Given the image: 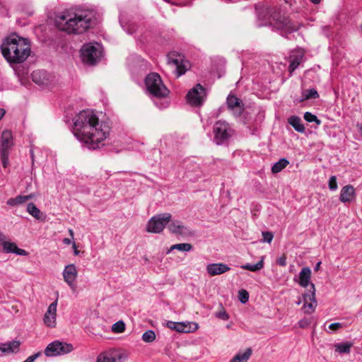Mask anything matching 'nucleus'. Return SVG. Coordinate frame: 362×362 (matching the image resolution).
Wrapping results in <instances>:
<instances>
[{
    "label": "nucleus",
    "mask_w": 362,
    "mask_h": 362,
    "mask_svg": "<svg viewBox=\"0 0 362 362\" xmlns=\"http://www.w3.org/2000/svg\"><path fill=\"white\" fill-rule=\"evenodd\" d=\"M110 127L99 122L95 113L90 110L81 111L74 118L73 133L76 138L92 150L103 146V141L110 134Z\"/></svg>",
    "instance_id": "obj_1"
},
{
    "label": "nucleus",
    "mask_w": 362,
    "mask_h": 362,
    "mask_svg": "<svg viewBox=\"0 0 362 362\" xmlns=\"http://www.w3.org/2000/svg\"><path fill=\"white\" fill-rule=\"evenodd\" d=\"M93 10H79L74 14L63 13L57 17L58 29L69 34H82L90 28L95 21Z\"/></svg>",
    "instance_id": "obj_2"
},
{
    "label": "nucleus",
    "mask_w": 362,
    "mask_h": 362,
    "mask_svg": "<svg viewBox=\"0 0 362 362\" xmlns=\"http://www.w3.org/2000/svg\"><path fill=\"white\" fill-rule=\"evenodd\" d=\"M0 49L3 57L9 64H16L24 62L31 52L28 40L16 33L5 37Z\"/></svg>",
    "instance_id": "obj_3"
},
{
    "label": "nucleus",
    "mask_w": 362,
    "mask_h": 362,
    "mask_svg": "<svg viewBox=\"0 0 362 362\" xmlns=\"http://www.w3.org/2000/svg\"><path fill=\"white\" fill-rule=\"evenodd\" d=\"M145 85L149 94L156 98L154 104L159 109H165L170 105L168 96L170 90L164 85L160 75L157 73L149 74L145 79Z\"/></svg>",
    "instance_id": "obj_4"
},
{
    "label": "nucleus",
    "mask_w": 362,
    "mask_h": 362,
    "mask_svg": "<svg viewBox=\"0 0 362 362\" xmlns=\"http://www.w3.org/2000/svg\"><path fill=\"white\" fill-rule=\"evenodd\" d=\"M271 17L276 29L286 34L296 32L300 28V24L291 22L287 16L281 13L280 9H274L271 14Z\"/></svg>",
    "instance_id": "obj_5"
},
{
    "label": "nucleus",
    "mask_w": 362,
    "mask_h": 362,
    "mask_svg": "<svg viewBox=\"0 0 362 362\" xmlns=\"http://www.w3.org/2000/svg\"><path fill=\"white\" fill-rule=\"evenodd\" d=\"M103 54L102 47L100 44L87 43L81 49V57L82 61L90 65H95L101 59Z\"/></svg>",
    "instance_id": "obj_6"
},
{
    "label": "nucleus",
    "mask_w": 362,
    "mask_h": 362,
    "mask_svg": "<svg viewBox=\"0 0 362 362\" xmlns=\"http://www.w3.org/2000/svg\"><path fill=\"white\" fill-rule=\"evenodd\" d=\"M213 132L214 134V141L217 145H221L233 135V130L228 123L219 120L214 124Z\"/></svg>",
    "instance_id": "obj_7"
},
{
    "label": "nucleus",
    "mask_w": 362,
    "mask_h": 362,
    "mask_svg": "<svg viewBox=\"0 0 362 362\" xmlns=\"http://www.w3.org/2000/svg\"><path fill=\"white\" fill-rule=\"evenodd\" d=\"M171 214L163 213L156 215L148 221L146 230L149 233H159L163 231L165 227L171 220Z\"/></svg>",
    "instance_id": "obj_8"
},
{
    "label": "nucleus",
    "mask_w": 362,
    "mask_h": 362,
    "mask_svg": "<svg viewBox=\"0 0 362 362\" xmlns=\"http://www.w3.org/2000/svg\"><path fill=\"white\" fill-rule=\"evenodd\" d=\"M72 350L73 346L71 344L54 341L48 344L45 350V354L47 356H55L70 353Z\"/></svg>",
    "instance_id": "obj_9"
},
{
    "label": "nucleus",
    "mask_w": 362,
    "mask_h": 362,
    "mask_svg": "<svg viewBox=\"0 0 362 362\" xmlns=\"http://www.w3.org/2000/svg\"><path fill=\"white\" fill-rule=\"evenodd\" d=\"M206 98L205 88L199 83L192 88L187 95L188 103L193 106H201Z\"/></svg>",
    "instance_id": "obj_10"
},
{
    "label": "nucleus",
    "mask_w": 362,
    "mask_h": 362,
    "mask_svg": "<svg viewBox=\"0 0 362 362\" xmlns=\"http://www.w3.org/2000/svg\"><path fill=\"white\" fill-rule=\"evenodd\" d=\"M303 300L304 302L303 308L305 313L311 314L314 313L317 305L314 284H311V289L308 290L303 295Z\"/></svg>",
    "instance_id": "obj_11"
},
{
    "label": "nucleus",
    "mask_w": 362,
    "mask_h": 362,
    "mask_svg": "<svg viewBox=\"0 0 362 362\" xmlns=\"http://www.w3.org/2000/svg\"><path fill=\"white\" fill-rule=\"evenodd\" d=\"M33 81L42 87L49 86L53 81V76L44 69L34 71L31 74Z\"/></svg>",
    "instance_id": "obj_12"
},
{
    "label": "nucleus",
    "mask_w": 362,
    "mask_h": 362,
    "mask_svg": "<svg viewBox=\"0 0 362 362\" xmlns=\"http://www.w3.org/2000/svg\"><path fill=\"white\" fill-rule=\"evenodd\" d=\"M226 103L228 109L233 112L236 117L240 116L244 111L243 103L234 95H229L227 97Z\"/></svg>",
    "instance_id": "obj_13"
},
{
    "label": "nucleus",
    "mask_w": 362,
    "mask_h": 362,
    "mask_svg": "<svg viewBox=\"0 0 362 362\" xmlns=\"http://www.w3.org/2000/svg\"><path fill=\"white\" fill-rule=\"evenodd\" d=\"M57 307V300H54L49 305L43 317L44 323L47 327H54L56 326Z\"/></svg>",
    "instance_id": "obj_14"
},
{
    "label": "nucleus",
    "mask_w": 362,
    "mask_h": 362,
    "mask_svg": "<svg viewBox=\"0 0 362 362\" xmlns=\"http://www.w3.org/2000/svg\"><path fill=\"white\" fill-rule=\"evenodd\" d=\"M77 274L78 272L76 267L73 264L66 265L63 271V277L64 281L73 290H74L76 288L74 282L76 279Z\"/></svg>",
    "instance_id": "obj_15"
},
{
    "label": "nucleus",
    "mask_w": 362,
    "mask_h": 362,
    "mask_svg": "<svg viewBox=\"0 0 362 362\" xmlns=\"http://www.w3.org/2000/svg\"><path fill=\"white\" fill-rule=\"evenodd\" d=\"M230 270V267L224 263H211L206 266V272L210 276L224 274Z\"/></svg>",
    "instance_id": "obj_16"
},
{
    "label": "nucleus",
    "mask_w": 362,
    "mask_h": 362,
    "mask_svg": "<svg viewBox=\"0 0 362 362\" xmlns=\"http://www.w3.org/2000/svg\"><path fill=\"white\" fill-rule=\"evenodd\" d=\"M168 64H172L176 66L177 77L183 75L186 72V67L184 65L180 64L182 62V57L180 55H177L175 52H170L168 54Z\"/></svg>",
    "instance_id": "obj_17"
},
{
    "label": "nucleus",
    "mask_w": 362,
    "mask_h": 362,
    "mask_svg": "<svg viewBox=\"0 0 362 362\" xmlns=\"http://www.w3.org/2000/svg\"><path fill=\"white\" fill-rule=\"evenodd\" d=\"M168 228L170 233L180 235H187L190 233L189 229L184 226L180 221H173L168 226Z\"/></svg>",
    "instance_id": "obj_18"
},
{
    "label": "nucleus",
    "mask_w": 362,
    "mask_h": 362,
    "mask_svg": "<svg viewBox=\"0 0 362 362\" xmlns=\"http://www.w3.org/2000/svg\"><path fill=\"white\" fill-rule=\"evenodd\" d=\"M356 196L355 189L351 185L343 187L340 192L339 200L343 203L350 202L354 199Z\"/></svg>",
    "instance_id": "obj_19"
},
{
    "label": "nucleus",
    "mask_w": 362,
    "mask_h": 362,
    "mask_svg": "<svg viewBox=\"0 0 362 362\" xmlns=\"http://www.w3.org/2000/svg\"><path fill=\"white\" fill-rule=\"evenodd\" d=\"M21 343L13 340L6 343L0 344V351L4 354L17 353L19 351Z\"/></svg>",
    "instance_id": "obj_20"
},
{
    "label": "nucleus",
    "mask_w": 362,
    "mask_h": 362,
    "mask_svg": "<svg viewBox=\"0 0 362 362\" xmlns=\"http://www.w3.org/2000/svg\"><path fill=\"white\" fill-rule=\"evenodd\" d=\"M311 269L309 267H303L299 274V284L303 288L311 286L310 282Z\"/></svg>",
    "instance_id": "obj_21"
},
{
    "label": "nucleus",
    "mask_w": 362,
    "mask_h": 362,
    "mask_svg": "<svg viewBox=\"0 0 362 362\" xmlns=\"http://www.w3.org/2000/svg\"><path fill=\"white\" fill-rule=\"evenodd\" d=\"M34 197V194H30L28 195H18L16 197L8 199L6 202V204L11 206H19L23 204Z\"/></svg>",
    "instance_id": "obj_22"
},
{
    "label": "nucleus",
    "mask_w": 362,
    "mask_h": 362,
    "mask_svg": "<svg viewBox=\"0 0 362 362\" xmlns=\"http://www.w3.org/2000/svg\"><path fill=\"white\" fill-rule=\"evenodd\" d=\"M122 357L117 352L112 351L100 356L97 362H122Z\"/></svg>",
    "instance_id": "obj_23"
},
{
    "label": "nucleus",
    "mask_w": 362,
    "mask_h": 362,
    "mask_svg": "<svg viewBox=\"0 0 362 362\" xmlns=\"http://www.w3.org/2000/svg\"><path fill=\"white\" fill-rule=\"evenodd\" d=\"M13 144V135L10 130H4L1 134V148L8 149Z\"/></svg>",
    "instance_id": "obj_24"
},
{
    "label": "nucleus",
    "mask_w": 362,
    "mask_h": 362,
    "mask_svg": "<svg viewBox=\"0 0 362 362\" xmlns=\"http://www.w3.org/2000/svg\"><path fill=\"white\" fill-rule=\"evenodd\" d=\"M319 97L320 95L315 88L304 89L302 90L301 97L298 102L302 103L308 100L317 99Z\"/></svg>",
    "instance_id": "obj_25"
},
{
    "label": "nucleus",
    "mask_w": 362,
    "mask_h": 362,
    "mask_svg": "<svg viewBox=\"0 0 362 362\" xmlns=\"http://www.w3.org/2000/svg\"><path fill=\"white\" fill-rule=\"evenodd\" d=\"M288 123L298 132L303 133L305 130L298 116L292 115L288 119Z\"/></svg>",
    "instance_id": "obj_26"
},
{
    "label": "nucleus",
    "mask_w": 362,
    "mask_h": 362,
    "mask_svg": "<svg viewBox=\"0 0 362 362\" xmlns=\"http://www.w3.org/2000/svg\"><path fill=\"white\" fill-rule=\"evenodd\" d=\"M119 23L123 30L129 35H133L137 30V25L132 21H126L123 17H120Z\"/></svg>",
    "instance_id": "obj_27"
},
{
    "label": "nucleus",
    "mask_w": 362,
    "mask_h": 362,
    "mask_svg": "<svg viewBox=\"0 0 362 362\" xmlns=\"http://www.w3.org/2000/svg\"><path fill=\"white\" fill-rule=\"evenodd\" d=\"M192 326H194L193 329H197V324L194 322H177L176 329H175V330L178 332L187 333L192 331Z\"/></svg>",
    "instance_id": "obj_28"
},
{
    "label": "nucleus",
    "mask_w": 362,
    "mask_h": 362,
    "mask_svg": "<svg viewBox=\"0 0 362 362\" xmlns=\"http://www.w3.org/2000/svg\"><path fill=\"white\" fill-rule=\"evenodd\" d=\"M252 355V349H247L243 353L237 354L229 362H247Z\"/></svg>",
    "instance_id": "obj_29"
},
{
    "label": "nucleus",
    "mask_w": 362,
    "mask_h": 362,
    "mask_svg": "<svg viewBox=\"0 0 362 362\" xmlns=\"http://www.w3.org/2000/svg\"><path fill=\"white\" fill-rule=\"evenodd\" d=\"M30 155L32 160V164L34 165L35 161H40L44 160L43 152L37 147L31 146L30 149Z\"/></svg>",
    "instance_id": "obj_30"
},
{
    "label": "nucleus",
    "mask_w": 362,
    "mask_h": 362,
    "mask_svg": "<svg viewBox=\"0 0 362 362\" xmlns=\"http://www.w3.org/2000/svg\"><path fill=\"white\" fill-rule=\"evenodd\" d=\"M27 211L36 219L42 220L43 214L33 202L27 205Z\"/></svg>",
    "instance_id": "obj_31"
},
{
    "label": "nucleus",
    "mask_w": 362,
    "mask_h": 362,
    "mask_svg": "<svg viewBox=\"0 0 362 362\" xmlns=\"http://www.w3.org/2000/svg\"><path fill=\"white\" fill-rule=\"evenodd\" d=\"M243 269L248 270L250 272H258L264 267V257H262L261 259L256 264H245L240 266Z\"/></svg>",
    "instance_id": "obj_32"
},
{
    "label": "nucleus",
    "mask_w": 362,
    "mask_h": 362,
    "mask_svg": "<svg viewBox=\"0 0 362 362\" xmlns=\"http://www.w3.org/2000/svg\"><path fill=\"white\" fill-rule=\"evenodd\" d=\"M289 164V161L286 158H281L279 161L276 162L272 167V172L273 173H278L283 170Z\"/></svg>",
    "instance_id": "obj_33"
},
{
    "label": "nucleus",
    "mask_w": 362,
    "mask_h": 362,
    "mask_svg": "<svg viewBox=\"0 0 362 362\" xmlns=\"http://www.w3.org/2000/svg\"><path fill=\"white\" fill-rule=\"evenodd\" d=\"M192 249V245L190 243H179L173 245L167 251V254L170 253L174 250H177L182 252H189Z\"/></svg>",
    "instance_id": "obj_34"
},
{
    "label": "nucleus",
    "mask_w": 362,
    "mask_h": 362,
    "mask_svg": "<svg viewBox=\"0 0 362 362\" xmlns=\"http://www.w3.org/2000/svg\"><path fill=\"white\" fill-rule=\"evenodd\" d=\"M302 61V56L298 55L295 56L290 62V64L288 66V71L291 74L300 65V62Z\"/></svg>",
    "instance_id": "obj_35"
},
{
    "label": "nucleus",
    "mask_w": 362,
    "mask_h": 362,
    "mask_svg": "<svg viewBox=\"0 0 362 362\" xmlns=\"http://www.w3.org/2000/svg\"><path fill=\"white\" fill-rule=\"evenodd\" d=\"M351 346L349 343H339L335 345V351L339 354H349L351 351Z\"/></svg>",
    "instance_id": "obj_36"
},
{
    "label": "nucleus",
    "mask_w": 362,
    "mask_h": 362,
    "mask_svg": "<svg viewBox=\"0 0 362 362\" xmlns=\"http://www.w3.org/2000/svg\"><path fill=\"white\" fill-rule=\"evenodd\" d=\"M8 149H0V160L1 165L4 168H7L8 165Z\"/></svg>",
    "instance_id": "obj_37"
},
{
    "label": "nucleus",
    "mask_w": 362,
    "mask_h": 362,
    "mask_svg": "<svg viewBox=\"0 0 362 362\" xmlns=\"http://www.w3.org/2000/svg\"><path fill=\"white\" fill-rule=\"evenodd\" d=\"M141 339L146 343L153 342L156 339L155 332L152 329L147 330L142 334Z\"/></svg>",
    "instance_id": "obj_38"
},
{
    "label": "nucleus",
    "mask_w": 362,
    "mask_h": 362,
    "mask_svg": "<svg viewBox=\"0 0 362 362\" xmlns=\"http://www.w3.org/2000/svg\"><path fill=\"white\" fill-rule=\"evenodd\" d=\"M2 246H3L2 250L4 252L13 253L14 250L16 248L17 245L14 243L5 241V242H3Z\"/></svg>",
    "instance_id": "obj_39"
},
{
    "label": "nucleus",
    "mask_w": 362,
    "mask_h": 362,
    "mask_svg": "<svg viewBox=\"0 0 362 362\" xmlns=\"http://www.w3.org/2000/svg\"><path fill=\"white\" fill-rule=\"evenodd\" d=\"M304 119L308 122H315L317 125L321 124V120H320L316 115L310 112H305Z\"/></svg>",
    "instance_id": "obj_40"
},
{
    "label": "nucleus",
    "mask_w": 362,
    "mask_h": 362,
    "mask_svg": "<svg viewBox=\"0 0 362 362\" xmlns=\"http://www.w3.org/2000/svg\"><path fill=\"white\" fill-rule=\"evenodd\" d=\"M125 329V324L122 320H119L112 327V330L115 333H122Z\"/></svg>",
    "instance_id": "obj_41"
},
{
    "label": "nucleus",
    "mask_w": 362,
    "mask_h": 362,
    "mask_svg": "<svg viewBox=\"0 0 362 362\" xmlns=\"http://www.w3.org/2000/svg\"><path fill=\"white\" fill-rule=\"evenodd\" d=\"M238 299L242 303H246L249 300V293L245 289L239 291Z\"/></svg>",
    "instance_id": "obj_42"
},
{
    "label": "nucleus",
    "mask_w": 362,
    "mask_h": 362,
    "mask_svg": "<svg viewBox=\"0 0 362 362\" xmlns=\"http://www.w3.org/2000/svg\"><path fill=\"white\" fill-rule=\"evenodd\" d=\"M329 189L331 191H335L338 188L337 182V177L335 175H332L329 177V182H328Z\"/></svg>",
    "instance_id": "obj_43"
},
{
    "label": "nucleus",
    "mask_w": 362,
    "mask_h": 362,
    "mask_svg": "<svg viewBox=\"0 0 362 362\" xmlns=\"http://www.w3.org/2000/svg\"><path fill=\"white\" fill-rule=\"evenodd\" d=\"M262 235L263 242L267 243H270L274 238L273 233L272 232H269V231H263L262 233Z\"/></svg>",
    "instance_id": "obj_44"
},
{
    "label": "nucleus",
    "mask_w": 362,
    "mask_h": 362,
    "mask_svg": "<svg viewBox=\"0 0 362 362\" xmlns=\"http://www.w3.org/2000/svg\"><path fill=\"white\" fill-rule=\"evenodd\" d=\"M215 315L216 317L225 321L229 319V315L223 308L220 311L216 313Z\"/></svg>",
    "instance_id": "obj_45"
},
{
    "label": "nucleus",
    "mask_w": 362,
    "mask_h": 362,
    "mask_svg": "<svg viewBox=\"0 0 362 362\" xmlns=\"http://www.w3.org/2000/svg\"><path fill=\"white\" fill-rule=\"evenodd\" d=\"M312 322L311 317H305L298 321V326L300 328H306L308 327Z\"/></svg>",
    "instance_id": "obj_46"
},
{
    "label": "nucleus",
    "mask_w": 362,
    "mask_h": 362,
    "mask_svg": "<svg viewBox=\"0 0 362 362\" xmlns=\"http://www.w3.org/2000/svg\"><path fill=\"white\" fill-rule=\"evenodd\" d=\"M255 13L258 19L264 18L266 16L263 8H259L257 5H255Z\"/></svg>",
    "instance_id": "obj_47"
},
{
    "label": "nucleus",
    "mask_w": 362,
    "mask_h": 362,
    "mask_svg": "<svg viewBox=\"0 0 362 362\" xmlns=\"http://www.w3.org/2000/svg\"><path fill=\"white\" fill-rule=\"evenodd\" d=\"M40 355L41 352H37L28 357L23 362H34Z\"/></svg>",
    "instance_id": "obj_48"
},
{
    "label": "nucleus",
    "mask_w": 362,
    "mask_h": 362,
    "mask_svg": "<svg viewBox=\"0 0 362 362\" xmlns=\"http://www.w3.org/2000/svg\"><path fill=\"white\" fill-rule=\"evenodd\" d=\"M286 256L282 255L276 259V264L281 267H285L286 265Z\"/></svg>",
    "instance_id": "obj_49"
},
{
    "label": "nucleus",
    "mask_w": 362,
    "mask_h": 362,
    "mask_svg": "<svg viewBox=\"0 0 362 362\" xmlns=\"http://www.w3.org/2000/svg\"><path fill=\"white\" fill-rule=\"evenodd\" d=\"M341 327H343V324L340 322H334L329 326V328L333 331H337Z\"/></svg>",
    "instance_id": "obj_50"
},
{
    "label": "nucleus",
    "mask_w": 362,
    "mask_h": 362,
    "mask_svg": "<svg viewBox=\"0 0 362 362\" xmlns=\"http://www.w3.org/2000/svg\"><path fill=\"white\" fill-rule=\"evenodd\" d=\"M13 254H16V255H21V256H25L28 255V252L27 251H25V250L23 249H21V248H18L17 246H16V250H14V252Z\"/></svg>",
    "instance_id": "obj_51"
},
{
    "label": "nucleus",
    "mask_w": 362,
    "mask_h": 362,
    "mask_svg": "<svg viewBox=\"0 0 362 362\" xmlns=\"http://www.w3.org/2000/svg\"><path fill=\"white\" fill-rule=\"evenodd\" d=\"M176 324L177 322H173V321H168L166 322V326L167 327H168L169 329H172V330H175V329H176Z\"/></svg>",
    "instance_id": "obj_52"
},
{
    "label": "nucleus",
    "mask_w": 362,
    "mask_h": 362,
    "mask_svg": "<svg viewBox=\"0 0 362 362\" xmlns=\"http://www.w3.org/2000/svg\"><path fill=\"white\" fill-rule=\"evenodd\" d=\"M6 235L0 231V243H1V245H3V242H5L6 240Z\"/></svg>",
    "instance_id": "obj_53"
},
{
    "label": "nucleus",
    "mask_w": 362,
    "mask_h": 362,
    "mask_svg": "<svg viewBox=\"0 0 362 362\" xmlns=\"http://www.w3.org/2000/svg\"><path fill=\"white\" fill-rule=\"evenodd\" d=\"M73 247L74 249V254L75 255H78L79 254V251L77 250L76 243L74 242L73 243Z\"/></svg>",
    "instance_id": "obj_54"
},
{
    "label": "nucleus",
    "mask_w": 362,
    "mask_h": 362,
    "mask_svg": "<svg viewBox=\"0 0 362 362\" xmlns=\"http://www.w3.org/2000/svg\"><path fill=\"white\" fill-rule=\"evenodd\" d=\"M63 243L66 245H70L72 243V241L71 239L66 238L63 240Z\"/></svg>",
    "instance_id": "obj_55"
},
{
    "label": "nucleus",
    "mask_w": 362,
    "mask_h": 362,
    "mask_svg": "<svg viewBox=\"0 0 362 362\" xmlns=\"http://www.w3.org/2000/svg\"><path fill=\"white\" fill-rule=\"evenodd\" d=\"M6 113V110L4 108H0V120L2 119Z\"/></svg>",
    "instance_id": "obj_56"
},
{
    "label": "nucleus",
    "mask_w": 362,
    "mask_h": 362,
    "mask_svg": "<svg viewBox=\"0 0 362 362\" xmlns=\"http://www.w3.org/2000/svg\"><path fill=\"white\" fill-rule=\"evenodd\" d=\"M357 129L359 131V132L362 134V124L358 123L356 124Z\"/></svg>",
    "instance_id": "obj_57"
},
{
    "label": "nucleus",
    "mask_w": 362,
    "mask_h": 362,
    "mask_svg": "<svg viewBox=\"0 0 362 362\" xmlns=\"http://www.w3.org/2000/svg\"><path fill=\"white\" fill-rule=\"evenodd\" d=\"M320 264H321V262H318L316 264V265H315V268H314V270H315V271H317V270L320 269Z\"/></svg>",
    "instance_id": "obj_58"
},
{
    "label": "nucleus",
    "mask_w": 362,
    "mask_h": 362,
    "mask_svg": "<svg viewBox=\"0 0 362 362\" xmlns=\"http://www.w3.org/2000/svg\"><path fill=\"white\" fill-rule=\"evenodd\" d=\"M69 233L70 236L73 239L74 238V231H73V230L72 229H69Z\"/></svg>",
    "instance_id": "obj_59"
},
{
    "label": "nucleus",
    "mask_w": 362,
    "mask_h": 362,
    "mask_svg": "<svg viewBox=\"0 0 362 362\" xmlns=\"http://www.w3.org/2000/svg\"><path fill=\"white\" fill-rule=\"evenodd\" d=\"M310 1L314 4H318L320 2V0H310Z\"/></svg>",
    "instance_id": "obj_60"
},
{
    "label": "nucleus",
    "mask_w": 362,
    "mask_h": 362,
    "mask_svg": "<svg viewBox=\"0 0 362 362\" xmlns=\"http://www.w3.org/2000/svg\"><path fill=\"white\" fill-rule=\"evenodd\" d=\"M300 303H301V300H299L298 301L296 302L297 305H300Z\"/></svg>",
    "instance_id": "obj_61"
},
{
    "label": "nucleus",
    "mask_w": 362,
    "mask_h": 362,
    "mask_svg": "<svg viewBox=\"0 0 362 362\" xmlns=\"http://www.w3.org/2000/svg\"><path fill=\"white\" fill-rule=\"evenodd\" d=\"M164 1H167V2H168V0H164Z\"/></svg>",
    "instance_id": "obj_62"
}]
</instances>
